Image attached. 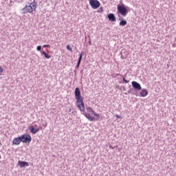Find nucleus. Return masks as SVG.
<instances>
[{
    "mask_svg": "<svg viewBox=\"0 0 176 176\" xmlns=\"http://www.w3.org/2000/svg\"><path fill=\"white\" fill-rule=\"evenodd\" d=\"M3 72V69L0 66V74H2Z\"/></svg>",
    "mask_w": 176,
    "mask_h": 176,
    "instance_id": "nucleus-20",
    "label": "nucleus"
},
{
    "mask_svg": "<svg viewBox=\"0 0 176 176\" xmlns=\"http://www.w3.org/2000/svg\"><path fill=\"white\" fill-rule=\"evenodd\" d=\"M175 41H176V37H175Z\"/></svg>",
    "mask_w": 176,
    "mask_h": 176,
    "instance_id": "nucleus-25",
    "label": "nucleus"
},
{
    "mask_svg": "<svg viewBox=\"0 0 176 176\" xmlns=\"http://www.w3.org/2000/svg\"><path fill=\"white\" fill-rule=\"evenodd\" d=\"M18 166H19L21 168H23L24 167H28V166H30V164L27 162L19 161Z\"/></svg>",
    "mask_w": 176,
    "mask_h": 176,
    "instance_id": "nucleus-8",
    "label": "nucleus"
},
{
    "mask_svg": "<svg viewBox=\"0 0 176 176\" xmlns=\"http://www.w3.org/2000/svg\"><path fill=\"white\" fill-rule=\"evenodd\" d=\"M80 111L82 112V115H84L89 122H94V120H98L100 119V114L96 113L93 108L90 107H87L85 109L84 104V110L80 109Z\"/></svg>",
    "mask_w": 176,
    "mask_h": 176,
    "instance_id": "nucleus-1",
    "label": "nucleus"
},
{
    "mask_svg": "<svg viewBox=\"0 0 176 176\" xmlns=\"http://www.w3.org/2000/svg\"><path fill=\"white\" fill-rule=\"evenodd\" d=\"M72 109L70 108V109H69V112H71Z\"/></svg>",
    "mask_w": 176,
    "mask_h": 176,
    "instance_id": "nucleus-24",
    "label": "nucleus"
},
{
    "mask_svg": "<svg viewBox=\"0 0 176 176\" xmlns=\"http://www.w3.org/2000/svg\"><path fill=\"white\" fill-rule=\"evenodd\" d=\"M140 97H146L148 96V92L146 89H143L142 91L140 92Z\"/></svg>",
    "mask_w": 176,
    "mask_h": 176,
    "instance_id": "nucleus-12",
    "label": "nucleus"
},
{
    "mask_svg": "<svg viewBox=\"0 0 176 176\" xmlns=\"http://www.w3.org/2000/svg\"><path fill=\"white\" fill-rule=\"evenodd\" d=\"M82 57H83V52H82L80 53V56H79L78 60V63H81V61H82Z\"/></svg>",
    "mask_w": 176,
    "mask_h": 176,
    "instance_id": "nucleus-15",
    "label": "nucleus"
},
{
    "mask_svg": "<svg viewBox=\"0 0 176 176\" xmlns=\"http://www.w3.org/2000/svg\"><path fill=\"white\" fill-rule=\"evenodd\" d=\"M67 50H69V52H72V47L69 45H67Z\"/></svg>",
    "mask_w": 176,
    "mask_h": 176,
    "instance_id": "nucleus-16",
    "label": "nucleus"
},
{
    "mask_svg": "<svg viewBox=\"0 0 176 176\" xmlns=\"http://www.w3.org/2000/svg\"><path fill=\"white\" fill-rule=\"evenodd\" d=\"M75 98L76 100L77 107L81 111H84L85 109V103L83 102V98L80 95V89L76 87L74 91Z\"/></svg>",
    "mask_w": 176,
    "mask_h": 176,
    "instance_id": "nucleus-3",
    "label": "nucleus"
},
{
    "mask_svg": "<svg viewBox=\"0 0 176 176\" xmlns=\"http://www.w3.org/2000/svg\"><path fill=\"white\" fill-rule=\"evenodd\" d=\"M36 5L37 3L35 0H30L25 8H22L21 14H27V13H32V12H35L36 10Z\"/></svg>",
    "mask_w": 176,
    "mask_h": 176,
    "instance_id": "nucleus-2",
    "label": "nucleus"
},
{
    "mask_svg": "<svg viewBox=\"0 0 176 176\" xmlns=\"http://www.w3.org/2000/svg\"><path fill=\"white\" fill-rule=\"evenodd\" d=\"M43 47H50V45H44Z\"/></svg>",
    "mask_w": 176,
    "mask_h": 176,
    "instance_id": "nucleus-19",
    "label": "nucleus"
},
{
    "mask_svg": "<svg viewBox=\"0 0 176 176\" xmlns=\"http://www.w3.org/2000/svg\"><path fill=\"white\" fill-rule=\"evenodd\" d=\"M20 137L21 142L24 144H30V142H31V141L32 140L31 135L28 133H25Z\"/></svg>",
    "mask_w": 176,
    "mask_h": 176,
    "instance_id": "nucleus-5",
    "label": "nucleus"
},
{
    "mask_svg": "<svg viewBox=\"0 0 176 176\" xmlns=\"http://www.w3.org/2000/svg\"><path fill=\"white\" fill-rule=\"evenodd\" d=\"M36 49H37L38 52H41V50H42V46L38 45V46H37Z\"/></svg>",
    "mask_w": 176,
    "mask_h": 176,
    "instance_id": "nucleus-17",
    "label": "nucleus"
},
{
    "mask_svg": "<svg viewBox=\"0 0 176 176\" xmlns=\"http://www.w3.org/2000/svg\"><path fill=\"white\" fill-rule=\"evenodd\" d=\"M107 17L109 20V21H111L113 23H115L116 21V16H115V14L113 13H110L107 15Z\"/></svg>",
    "mask_w": 176,
    "mask_h": 176,
    "instance_id": "nucleus-10",
    "label": "nucleus"
},
{
    "mask_svg": "<svg viewBox=\"0 0 176 176\" xmlns=\"http://www.w3.org/2000/svg\"><path fill=\"white\" fill-rule=\"evenodd\" d=\"M89 5L92 9H98V8L101 6V3L98 0H90Z\"/></svg>",
    "mask_w": 176,
    "mask_h": 176,
    "instance_id": "nucleus-6",
    "label": "nucleus"
},
{
    "mask_svg": "<svg viewBox=\"0 0 176 176\" xmlns=\"http://www.w3.org/2000/svg\"><path fill=\"white\" fill-rule=\"evenodd\" d=\"M89 45H91V41H89Z\"/></svg>",
    "mask_w": 176,
    "mask_h": 176,
    "instance_id": "nucleus-23",
    "label": "nucleus"
},
{
    "mask_svg": "<svg viewBox=\"0 0 176 176\" xmlns=\"http://www.w3.org/2000/svg\"><path fill=\"white\" fill-rule=\"evenodd\" d=\"M29 130H30V133H32V134H36L38 131H39V128L35 129L34 126L31 125L29 127Z\"/></svg>",
    "mask_w": 176,
    "mask_h": 176,
    "instance_id": "nucleus-11",
    "label": "nucleus"
},
{
    "mask_svg": "<svg viewBox=\"0 0 176 176\" xmlns=\"http://www.w3.org/2000/svg\"><path fill=\"white\" fill-rule=\"evenodd\" d=\"M21 136L18 137V138H15L13 141H12V144L13 145H20V144L21 143Z\"/></svg>",
    "mask_w": 176,
    "mask_h": 176,
    "instance_id": "nucleus-9",
    "label": "nucleus"
},
{
    "mask_svg": "<svg viewBox=\"0 0 176 176\" xmlns=\"http://www.w3.org/2000/svg\"><path fill=\"white\" fill-rule=\"evenodd\" d=\"M127 25V21L126 20H122L120 22V25H121V27H124V25Z\"/></svg>",
    "mask_w": 176,
    "mask_h": 176,
    "instance_id": "nucleus-13",
    "label": "nucleus"
},
{
    "mask_svg": "<svg viewBox=\"0 0 176 176\" xmlns=\"http://www.w3.org/2000/svg\"><path fill=\"white\" fill-rule=\"evenodd\" d=\"M122 80L124 83H129V82H130L129 80H126L124 77L122 78Z\"/></svg>",
    "mask_w": 176,
    "mask_h": 176,
    "instance_id": "nucleus-18",
    "label": "nucleus"
},
{
    "mask_svg": "<svg viewBox=\"0 0 176 176\" xmlns=\"http://www.w3.org/2000/svg\"><path fill=\"white\" fill-rule=\"evenodd\" d=\"M41 54H43L45 56V58L49 59V58H52V56L47 54L45 51L41 52Z\"/></svg>",
    "mask_w": 176,
    "mask_h": 176,
    "instance_id": "nucleus-14",
    "label": "nucleus"
},
{
    "mask_svg": "<svg viewBox=\"0 0 176 176\" xmlns=\"http://www.w3.org/2000/svg\"><path fill=\"white\" fill-rule=\"evenodd\" d=\"M116 118H117L118 119H120V118H122V117L119 115H116Z\"/></svg>",
    "mask_w": 176,
    "mask_h": 176,
    "instance_id": "nucleus-22",
    "label": "nucleus"
},
{
    "mask_svg": "<svg viewBox=\"0 0 176 176\" xmlns=\"http://www.w3.org/2000/svg\"><path fill=\"white\" fill-rule=\"evenodd\" d=\"M127 9H129V7L125 6L124 4L118 5L117 7L118 12L120 13V14L124 16V17H126L129 13Z\"/></svg>",
    "mask_w": 176,
    "mask_h": 176,
    "instance_id": "nucleus-4",
    "label": "nucleus"
},
{
    "mask_svg": "<svg viewBox=\"0 0 176 176\" xmlns=\"http://www.w3.org/2000/svg\"><path fill=\"white\" fill-rule=\"evenodd\" d=\"M131 83L133 89H135V90H142L141 85L137 82V81H133Z\"/></svg>",
    "mask_w": 176,
    "mask_h": 176,
    "instance_id": "nucleus-7",
    "label": "nucleus"
},
{
    "mask_svg": "<svg viewBox=\"0 0 176 176\" xmlns=\"http://www.w3.org/2000/svg\"><path fill=\"white\" fill-rule=\"evenodd\" d=\"M80 65V63L77 62L76 68H79V66Z\"/></svg>",
    "mask_w": 176,
    "mask_h": 176,
    "instance_id": "nucleus-21",
    "label": "nucleus"
}]
</instances>
